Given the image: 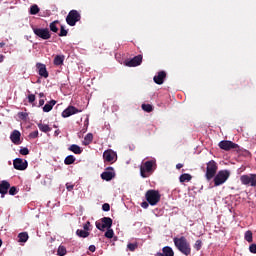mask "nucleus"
Listing matches in <instances>:
<instances>
[{
  "label": "nucleus",
  "instance_id": "nucleus-1",
  "mask_svg": "<svg viewBox=\"0 0 256 256\" xmlns=\"http://www.w3.org/2000/svg\"><path fill=\"white\" fill-rule=\"evenodd\" d=\"M175 247L180 251L182 254L189 256L191 254V246L188 240L181 236L180 238L173 239Z\"/></svg>",
  "mask_w": 256,
  "mask_h": 256
},
{
  "label": "nucleus",
  "instance_id": "nucleus-2",
  "mask_svg": "<svg viewBox=\"0 0 256 256\" xmlns=\"http://www.w3.org/2000/svg\"><path fill=\"white\" fill-rule=\"evenodd\" d=\"M230 172L228 170H221L213 177L214 187H219L228 181Z\"/></svg>",
  "mask_w": 256,
  "mask_h": 256
},
{
  "label": "nucleus",
  "instance_id": "nucleus-3",
  "mask_svg": "<svg viewBox=\"0 0 256 256\" xmlns=\"http://www.w3.org/2000/svg\"><path fill=\"white\" fill-rule=\"evenodd\" d=\"M145 199L151 206H155L161 201V194L157 190H148L145 193Z\"/></svg>",
  "mask_w": 256,
  "mask_h": 256
},
{
  "label": "nucleus",
  "instance_id": "nucleus-4",
  "mask_svg": "<svg viewBox=\"0 0 256 256\" xmlns=\"http://www.w3.org/2000/svg\"><path fill=\"white\" fill-rule=\"evenodd\" d=\"M156 169V161L151 160L144 162L143 165L140 166V174L142 178H147V173H152Z\"/></svg>",
  "mask_w": 256,
  "mask_h": 256
},
{
  "label": "nucleus",
  "instance_id": "nucleus-5",
  "mask_svg": "<svg viewBox=\"0 0 256 256\" xmlns=\"http://www.w3.org/2000/svg\"><path fill=\"white\" fill-rule=\"evenodd\" d=\"M217 171H218L217 162H215L214 160L209 161L207 163L206 174H205L207 181H211L216 176Z\"/></svg>",
  "mask_w": 256,
  "mask_h": 256
},
{
  "label": "nucleus",
  "instance_id": "nucleus-6",
  "mask_svg": "<svg viewBox=\"0 0 256 256\" xmlns=\"http://www.w3.org/2000/svg\"><path fill=\"white\" fill-rule=\"evenodd\" d=\"M66 21L70 27H75L76 24L81 21V14L77 10H71Z\"/></svg>",
  "mask_w": 256,
  "mask_h": 256
},
{
  "label": "nucleus",
  "instance_id": "nucleus-7",
  "mask_svg": "<svg viewBox=\"0 0 256 256\" xmlns=\"http://www.w3.org/2000/svg\"><path fill=\"white\" fill-rule=\"evenodd\" d=\"M101 222H95V226L98 230L104 231L105 229H111L113 225V220L110 217H103Z\"/></svg>",
  "mask_w": 256,
  "mask_h": 256
},
{
  "label": "nucleus",
  "instance_id": "nucleus-8",
  "mask_svg": "<svg viewBox=\"0 0 256 256\" xmlns=\"http://www.w3.org/2000/svg\"><path fill=\"white\" fill-rule=\"evenodd\" d=\"M240 181L244 186L256 187V174L242 175Z\"/></svg>",
  "mask_w": 256,
  "mask_h": 256
},
{
  "label": "nucleus",
  "instance_id": "nucleus-9",
  "mask_svg": "<svg viewBox=\"0 0 256 256\" xmlns=\"http://www.w3.org/2000/svg\"><path fill=\"white\" fill-rule=\"evenodd\" d=\"M34 34L42 40H49L51 38V33L48 28H36L33 27Z\"/></svg>",
  "mask_w": 256,
  "mask_h": 256
},
{
  "label": "nucleus",
  "instance_id": "nucleus-10",
  "mask_svg": "<svg viewBox=\"0 0 256 256\" xmlns=\"http://www.w3.org/2000/svg\"><path fill=\"white\" fill-rule=\"evenodd\" d=\"M219 147L221 150H224L226 152H229L231 150L234 151H239V146L237 144H235L232 141H228V140H223L219 143Z\"/></svg>",
  "mask_w": 256,
  "mask_h": 256
},
{
  "label": "nucleus",
  "instance_id": "nucleus-11",
  "mask_svg": "<svg viewBox=\"0 0 256 256\" xmlns=\"http://www.w3.org/2000/svg\"><path fill=\"white\" fill-rule=\"evenodd\" d=\"M116 174L113 167H107L105 171L101 174L102 180L110 182L115 178Z\"/></svg>",
  "mask_w": 256,
  "mask_h": 256
},
{
  "label": "nucleus",
  "instance_id": "nucleus-12",
  "mask_svg": "<svg viewBox=\"0 0 256 256\" xmlns=\"http://www.w3.org/2000/svg\"><path fill=\"white\" fill-rule=\"evenodd\" d=\"M13 168L17 171H26L28 168V162L23 161L20 158L13 160Z\"/></svg>",
  "mask_w": 256,
  "mask_h": 256
},
{
  "label": "nucleus",
  "instance_id": "nucleus-13",
  "mask_svg": "<svg viewBox=\"0 0 256 256\" xmlns=\"http://www.w3.org/2000/svg\"><path fill=\"white\" fill-rule=\"evenodd\" d=\"M143 63V55L139 54L132 58L131 60H127L124 62L127 67H137Z\"/></svg>",
  "mask_w": 256,
  "mask_h": 256
},
{
  "label": "nucleus",
  "instance_id": "nucleus-14",
  "mask_svg": "<svg viewBox=\"0 0 256 256\" xmlns=\"http://www.w3.org/2000/svg\"><path fill=\"white\" fill-rule=\"evenodd\" d=\"M82 112V110H79L75 106H69L66 110H63L61 116L62 118H69L72 115H76L77 113Z\"/></svg>",
  "mask_w": 256,
  "mask_h": 256
},
{
  "label": "nucleus",
  "instance_id": "nucleus-15",
  "mask_svg": "<svg viewBox=\"0 0 256 256\" xmlns=\"http://www.w3.org/2000/svg\"><path fill=\"white\" fill-rule=\"evenodd\" d=\"M103 158L105 162L112 163L115 161V158H117V154L113 150L109 149L103 153Z\"/></svg>",
  "mask_w": 256,
  "mask_h": 256
},
{
  "label": "nucleus",
  "instance_id": "nucleus-16",
  "mask_svg": "<svg viewBox=\"0 0 256 256\" xmlns=\"http://www.w3.org/2000/svg\"><path fill=\"white\" fill-rule=\"evenodd\" d=\"M10 188H11V184L9 181L2 180L0 182V194H1L2 198H4V196L7 194V192L9 191Z\"/></svg>",
  "mask_w": 256,
  "mask_h": 256
},
{
  "label": "nucleus",
  "instance_id": "nucleus-17",
  "mask_svg": "<svg viewBox=\"0 0 256 256\" xmlns=\"http://www.w3.org/2000/svg\"><path fill=\"white\" fill-rule=\"evenodd\" d=\"M20 138H21V133L19 132V130H13L10 134V140L14 145H19L20 142Z\"/></svg>",
  "mask_w": 256,
  "mask_h": 256
},
{
  "label": "nucleus",
  "instance_id": "nucleus-18",
  "mask_svg": "<svg viewBox=\"0 0 256 256\" xmlns=\"http://www.w3.org/2000/svg\"><path fill=\"white\" fill-rule=\"evenodd\" d=\"M166 76H167V74L165 71H159L158 74L154 77V82L157 85H163Z\"/></svg>",
  "mask_w": 256,
  "mask_h": 256
},
{
  "label": "nucleus",
  "instance_id": "nucleus-19",
  "mask_svg": "<svg viewBox=\"0 0 256 256\" xmlns=\"http://www.w3.org/2000/svg\"><path fill=\"white\" fill-rule=\"evenodd\" d=\"M37 69H38V74L44 78H47L49 76V73L47 71L46 65L41 64V63H37L36 65Z\"/></svg>",
  "mask_w": 256,
  "mask_h": 256
},
{
  "label": "nucleus",
  "instance_id": "nucleus-20",
  "mask_svg": "<svg viewBox=\"0 0 256 256\" xmlns=\"http://www.w3.org/2000/svg\"><path fill=\"white\" fill-rule=\"evenodd\" d=\"M155 256H174V252L170 246L162 248V253L158 252Z\"/></svg>",
  "mask_w": 256,
  "mask_h": 256
},
{
  "label": "nucleus",
  "instance_id": "nucleus-21",
  "mask_svg": "<svg viewBox=\"0 0 256 256\" xmlns=\"http://www.w3.org/2000/svg\"><path fill=\"white\" fill-rule=\"evenodd\" d=\"M55 104H56V100H51L50 102H47L43 107V112L45 113L50 112L55 106Z\"/></svg>",
  "mask_w": 256,
  "mask_h": 256
},
{
  "label": "nucleus",
  "instance_id": "nucleus-22",
  "mask_svg": "<svg viewBox=\"0 0 256 256\" xmlns=\"http://www.w3.org/2000/svg\"><path fill=\"white\" fill-rule=\"evenodd\" d=\"M64 60H65L64 55H56L55 58H54L53 63H54L55 66H61L64 63Z\"/></svg>",
  "mask_w": 256,
  "mask_h": 256
},
{
  "label": "nucleus",
  "instance_id": "nucleus-23",
  "mask_svg": "<svg viewBox=\"0 0 256 256\" xmlns=\"http://www.w3.org/2000/svg\"><path fill=\"white\" fill-rule=\"evenodd\" d=\"M192 179H193L192 175L185 173V174L180 175L179 182L186 183V182H190Z\"/></svg>",
  "mask_w": 256,
  "mask_h": 256
},
{
  "label": "nucleus",
  "instance_id": "nucleus-24",
  "mask_svg": "<svg viewBox=\"0 0 256 256\" xmlns=\"http://www.w3.org/2000/svg\"><path fill=\"white\" fill-rule=\"evenodd\" d=\"M69 151H71L72 153H74L75 155H81L82 154V149L80 146L78 145H71L69 147Z\"/></svg>",
  "mask_w": 256,
  "mask_h": 256
},
{
  "label": "nucleus",
  "instance_id": "nucleus-25",
  "mask_svg": "<svg viewBox=\"0 0 256 256\" xmlns=\"http://www.w3.org/2000/svg\"><path fill=\"white\" fill-rule=\"evenodd\" d=\"M18 238H19L20 243H26L29 239V234H28V232H21L18 235Z\"/></svg>",
  "mask_w": 256,
  "mask_h": 256
},
{
  "label": "nucleus",
  "instance_id": "nucleus-26",
  "mask_svg": "<svg viewBox=\"0 0 256 256\" xmlns=\"http://www.w3.org/2000/svg\"><path fill=\"white\" fill-rule=\"evenodd\" d=\"M76 235L80 238H87L90 235V233L83 229H77Z\"/></svg>",
  "mask_w": 256,
  "mask_h": 256
},
{
  "label": "nucleus",
  "instance_id": "nucleus-27",
  "mask_svg": "<svg viewBox=\"0 0 256 256\" xmlns=\"http://www.w3.org/2000/svg\"><path fill=\"white\" fill-rule=\"evenodd\" d=\"M38 128H39V130L42 131L43 133L51 132V128H50L49 125H47V124L39 123V124H38Z\"/></svg>",
  "mask_w": 256,
  "mask_h": 256
},
{
  "label": "nucleus",
  "instance_id": "nucleus-28",
  "mask_svg": "<svg viewBox=\"0 0 256 256\" xmlns=\"http://www.w3.org/2000/svg\"><path fill=\"white\" fill-rule=\"evenodd\" d=\"M75 162H76V158L73 155H69L66 157V159H64V164L68 166L74 164Z\"/></svg>",
  "mask_w": 256,
  "mask_h": 256
},
{
  "label": "nucleus",
  "instance_id": "nucleus-29",
  "mask_svg": "<svg viewBox=\"0 0 256 256\" xmlns=\"http://www.w3.org/2000/svg\"><path fill=\"white\" fill-rule=\"evenodd\" d=\"M39 11H41V9L37 6V4H34V5L30 6L29 14L36 15L39 13Z\"/></svg>",
  "mask_w": 256,
  "mask_h": 256
},
{
  "label": "nucleus",
  "instance_id": "nucleus-30",
  "mask_svg": "<svg viewBox=\"0 0 256 256\" xmlns=\"http://www.w3.org/2000/svg\"><path fill=\"white\" fill-rule=\"evenodd\" d=\"M57 24H59V20H54L50 23V30L54 33L59 32V28L57 27Z\"/></svg>",
  "mask_w": 256,
  "mask_h": 256
},
{
  "label": "nucleus",
  "instance_id": "nucleus-31",
  "mask_svg": "<svg viewBox=\"0 0 256 256\" xmlns=\"http://www.w3.org/2000/svg\"><path fill=\"white\" fill-rule=\"evenodd\" d=\"M244 238L248 243H252L253 242V233H252V231H250V230L246 231Z\"/></svg>",
  "mask_w": 256,
  "mask_h": 256
},
{
  "label": "nucleus",
  "instance_id": "nucleus-32",
  "mask_svg": "<svg viewBox=\"0 0 256 256\" xmlns=\"http://www.w3.org/2000/svg\"><path fill=\"white\" fill-rule=\"evenodd\" d=\"M67 254V249L65 246H59L57 250V255L58 256H65Z\"/></svg>",
  "mask_w": 256,
  "mask_h": 256
},
{
  "label": "nucleus",
  "instance_id": "nucleus-33",
  "mask_svg": "<svg viewBox=\"0 0 256 256\" xmlns=\"http://www.w3.org/2000/svg\"><path fill=\"white\" fill-rule=\"evenodd\" d=\"M142 110H144L147 113H150L153 111V106L151 104H142Z\"/></svg>",
  "mask_w": 256,
  "mask_h": 256
},
{
  "label": "nucleus",
  "instance_id": "nucleus-34",
  "mask_svg": "<svg viewBox=\"0 0 256 256\" xmlns=\"http://www.w3.org/2000/svg\"><path fill=\"white\" fill-rule=\"evenodd\" d=\"M94 135L92 133H88L85 137V144L89 145L91 142H93Z\"/></svg>",
  "mask_w": 256,
  "mask_h": 256
},
{
  "label": "nucleus",
  "instance_id": "nucleus-35",
  "mask_svg": "<svg viewBox=\"0 0 256 256\" xmlns=\"http://www.w3.org/2000/svg\"><path fill=\"white\" fill-rule=\"evenodd\" d=\"M105 237L108 239H112L114 237V230L111 228H107V231L105 232Z\"/></svg>",
  "mask_w": 256,
  "mask_h": 256
},
{
  "label": "nucleus",
  "instance_id": "nucleus-36",
  "mask_svg": "<svg viewBox=\"0 0 256 256\" xmlns=\"http://www.w3.org/2000/svg\"><path fill=\"white\" fill-rule=\"evenodd\" d=\"M202 246H203L202 240H196V242L194 243V249L196 251H201Z\"/></svg>",
  "mask_w": 256,
  "mask_h": 256
},
{
  "label": "nucleus",
  "instance_id": "nucleus-37",
  "mask_svg": "<svg viewBox=\"0 0 256 256\" xmlns=\"http://www.w3.org/2000/svg\"><path fill=\"white\" fill-rule=\"evenodd\" d=\"M59 37H66L68 35V30L65 29L63 25L60 26Z\"/></svg>",
  "mask_w": 256,
  "mask_h": 256
},
{
  "label": "nucleus",
  "instance_id": "nucleus-38",
  "mask_svg": "<svg viewBox=\"0 0 256 256\" xmlns=\"http://www.w3.org/2000/svg\"><path fill=\"white\" fill-rule=\"evenodd\" d=\"M38 135H39L38 130H35V131H33V132H30V133H29V139H37V138H38Z\"/></svg>",
  "mask_w": 256,
  "mask_h": 256
},
{
  "label": "nucleus",
  "instance_id": "nucleus-39",
  "mask_svg": "<svg viewBox=\"0 0 256 256\" xmlns=\"http://www.w3.org/2000/svg\"><path fill=\"white\" fill-rule=\"evenodd\" d=\"M27 99H28L29 104H33L36 100V97L34 94H30V95H28Z\"/></svg>",
  "mask_w": 256,
  "mask_h": 256
},
{
  "label": "nucleus",
  "instance_id": "nucleus-40",
  "mask_svg": "<svg viewBox=\"0 0 256 256\" xmlns=\"http://www.w3.org/2000/svg\"><path fill=\"white\" fill-rule=\"evenodd\" d=\"M18 193L17 188L15 186L10 187L9 189V195L15 196Z\"/></svg>",
  "mask_w": 256,
  "mask_h": 256
},
{
  "label": "nucleus",
  "instance_id": "nucleus-41",
  "mask_svg": "<svg viewBox=\"0 0 256 256\" xmlns=\"http://www.w3.org/2000/svg\"><path fill=\"white\" fill-rule=\"evenodd\" d=\"M30 151L27 147H23L20 149V155H29Z\"/></svg>",
  "mask_w": 256,
  "mask_h": 256
},
{
  "label": "nucleus",
  "instance_id": "nucleus-42",
  "mask_svg": "<svg viewBox=\"0 0 256 256\" xmlns=\"http://www.w3.org/2000/svg\"><path fill=\"white\" fill-rule=\"evenodd\" d=\"M127 248L129 249V251H135V249L137 248V244H135V243H128L127 244Z\"/></svg>",
  "mask_w": 256,
  "mask_h": 256
},
{
  "label": "nucleus",
  "instance_id": "nucleus-43",
  "mask_svg": "<svg viewBox=\"0 0 256 256\" xmlns=\"http://www.w3.org/2000/svg\"><path fill=\"white\" fill-rule=\"evenodd\" d=\"M249 252L256 254V244L255 243L249 245Z\"/></svg>",
  "mask_w": 256,
  "mask_h": 256
},
{
  "label": "nucleus",
  "instance_id": "nucleus-44",
  "mask_svg": "<svg viewBox=\"0 0 256 256\" xmlns=\"http://www.w3.org/2000/svg\"><path fill=\"white\" fill-rule=\"evenodd\" d=\"M102 209L104 212H109L111 210V206L108 203L103 204Z\"/></svg>",
  "mask_w": 256,
  "mask_h": 256
},
{
  "label": "nucleus",
  "instance_id": "nucleus-45",
  "mask_svg": "<svg viewBox=\"0 0 256 256\" xmlns=\"http://www.w3.org/2000/svg\"><path fill=\"white\" fill-rule=\"evenodd\" d=\"M91 226V224H90V222L88 221L86 224H84V226H83V228H84V231H86V232H88V231H90V227Z\"/></svg>",
  "mask_w": 256,
  "mask_h": 256
},
{
  "label": "nucleus",
  "instance_id": "nucleus-46",
  "mask_svg": "<svg viewBox=\"0 0 256 256\" xmlns=\"http://www.w3.org/2000/svg\"><path fill=\"white\" fill-rule=\"evenodd\" d=\"M141 207H142L143 209H147V208L149 207V202H142V203H141Z\"/></svg>",
  "mask_w": 256,
  "mask_h": 256
},
{
  "label": "nucleus",
  "instance_id": "nucleus-47",
  "mask_svg": "<svg viewBox=\"0 0 256 256\" xmlns=\"http://www.w3.org/2000/svg\"><path fill=\"white\" fill-rule=\"evenodd\" d=\"M66 187H67V190H68V191H72L75 186H74V185H71V184H69V183H67V184H66Z\"/></svg>",
  "mask_w": 256,
  "mask_h": 256
},
{
  "label": "nucleus",
  "instance_id": "nucleus-48",
  "mask_svg": "<svg viewBox=\"0 0 256 256\" xmlns=\"http://www.w3.org/2000/svg\"><path fill=\"white\" fill-rule=\"evenodd\" d=\"M45 105V99L39 100V107H43Z\"/></svg>",
  "mask_w": 256,
  "mask_h": 256
},
{
  "label": "nucleus",
  "instance_id": "nucleus-49",
  "mask_svg": "<svg viewBox=\"0 0 256 256\" xmlns=\"http://www.w3.org/2000/svg\"><path fill=\"white\" fill-rule=\"evenodd\" d=\"M183 167H184V165L182 163L176 164V169L177 170H181Z\"/></svg>",
  "mask_w": 256,
  "mask_h": 256
},
{
  "label": "nucleus",
  "instance_id": "nucleus-50",
  "mask_svg": "<svg viewBox=\"0 0 256 256\" xmlns=\"http://www.w3.org/2000/svg\"><path fill=\"white\" fill-rule=\"evenodd\" d=\"M89 251L95 252L96 251V246L95 245H90L89 246Z\"/></svg>",
  "mask_w": 256,
  "mask_h": 256
},
{
  "label": "nucleus",
  "instance_id": "nucleus-51",
  "mask_svg": "<svg viewBox=\"0 0 256 256\" xmlns=\"http://www.w3.org/2000/svg\"><path fill=\"white\" fill-rule=\"evenodd\" d=\"M3 60H4V56H3V54H0V63H2Z\"/></svg>",
  "mask_w": 256,
  "mask_h": 256
},
{
  "label": "nucleus",
  "instance_id": "nucleus-52",
  "mask_svg": "<svg viewBox=\"0 0 256 256\" xmlns=\"http://www.w3.org/2000/svg\"><path fill=\"white\" fill-rule=\"evenodd\" d=\"M40 98H44L45 97V94L43 92L39 93L38 94Z\"/></svg>",
  "mask_w": 256,
  "mask_h": 256
},
{
  "label": "nucleus",
  "instance_id": "nucleus-53",
  "mask_svg": "<svg viewBox=\"0 0 256 256\" xmlns=\"http://www.w3.org/2000/svg\"><path fill=\"white\" fill-rule=\"evenodd\" d=\"M21 116L23 119L27 118L28 114H25V113H21Z\"/></svg>",
  "mask_w": 256,
  "mask_h": 256
},
{
  "label": "nucleus",
  "instance_id": "nucleus-54",
  "mask_svg": "<svg viewBox=\"0 0 256 256\" xmlns=\"http://www.w3.org/2000/svg\"><path fill=\"white\" fill-rule=\"evenodd\" d=\"M5 46V43L4 42H1L0 43V47L3 48Z\"/></svg>",
  "mask_w": 256,
  "mask_h": 256
},
{
  "label": "nucleus",
  "instance_id": "nucleus-55",
  "mask_svg": "<svg viewBox=\"0 0 256 256\" xmlns=\"http://www.w3.org/2000/svg\"><path fill=\"white\" fill-rule=\"evenodd\" d=\"M2 244H3V242H2V240L0 239V248H1Z\"/></svg>",
  "mask_w": 256,
  "mask_h": 256
}]
</instances>
